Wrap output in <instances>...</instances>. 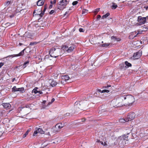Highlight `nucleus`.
I'll return each instance as SVG.
<instances>
[{"label": "nucleus", "instance_id": "4c0bfd02", "mask_svg": "<svg viewBox=\"0 0 148 148\" xmlns=\"http://www.w3.org/2000/svg\"><path fill=\"white\" fill-rule=\"evenodd\" d=\"M78 3V2L77 1H74L72 3V4L73 5H76Z\"/></svg>", "mask_w": 148, "mask_h": 148}, {"label": "nucleus", "instance_id": "b1692460", "mask_svg": "<svg viewBox=\"0 0 148 148\" xmlns=\"http://www.w3.org/2000/svg\"><path fill=\"white\" fill-rule=\"evenodd\" d=\"M117 5L115 3H113L112 6V8L113 9H115L117 7Z\"/></svg>", "mask_w": 148, "mask_h": 148}, {"label": "nucleus", "instance_id": "393cba45", "mask_svg": "<svg viewBox=\"0 0 148 148\" xmlns=\"http://www.w3.org/2000/svg\"><path fill=\"white\" fill-rule=\"evenodd\" d=\"M126 119V117L125 118V119H120L119 120V121L120 122L122 123H124L126 122H127Z\"/></svg>", "mask_w": 148, "mask_h": 148}, {"label": "nucleus", "instance_id": "8fccbe9b", "mask_svg": "<svg viewBox=\"0 0 148 148\" xmlns=\"http://www.w3.org/2000/svg\"><path fill=\"white\" fill-rule=\"evenodd\" d=\"M70 114L69 113H66L65 114V116H69Z\"/></svg>", "mask_w": 148, "mask_h": 148}, {"label": "nucleus", "instance_id": "f3484780", "mask_svg": "<svg viewBox=\"0 0 148 148\" xmlns=\"http://www.w3.org/2000/svg\"><path fill=\"white\" fill-rule=\"evenodd\" d=\"M64 126L63 124L62 123H58L55 126V128L56 129L58 128L59 129L62 128Z\"/></svg>", "mask_w": 148, "mask_h": 148}, {"label": "nucleus", "instance_id": "13d9d810", "mask_svg": "<svg viewBox=\"0 0 148 148\" xmlns=\"http://www.w3.org/2000/svg\"><path fill=\"white\" fill-rule=\"evenodd\" d=\"M15 80V78H13L12 79V82H13Z\"/></svg>", "mask_w": 148, "mask_h": 148}, {"label": "nucleus", "instance_id": "aec40b11", "mask_svg": "<svg viewBox=\"0 0 148 148\" xmlns=\"http://www.w3.org/2000/svg\"><path fill=\"white\" fill-rule=\"evenodd\" d=\"M38 132L41 134H44L45 133L44 131L41 128H39L37 129Z\"/></svg>", "mask_w": 148, "mask_h": 148}, {"label": "nucleus", "instance_id": "7ed1b4c3", "mask_svg": "<svg viewBox=\"0 0 148 148\" xmlns=\"http://www.w3.org/2000/svg\"><path fill=\"white\" fill-rule=\"evenodd\" d=\"M69 0H62L59 3L58 8L60 10H62L65 8L66 5L69 3Z\"/></svg>", "mask_w": 148, "mask_h": 148}, {"label": "nucleus", "instance_id": "f03ea898", "mask_svg": "<svg viewBox=\"0 0 148 148\" xmlns=\"http://www.w3.org/2000/svg\"><path fill=\"white\" fill-rule=\"evenodd\" d=\"M49 54L51 57L56 58L60 55V50L58 49H56L55 48L53 47L50 50Z\"/></svg>", "mask_w": 148, "mask_h": 148}, {"label": "nucleus", "instance_id": "864d4df0", "mask_svg": "<svg viewBox=\"0 0 148 148\" xmlns=\"http://www.w3.org/2000/svg\"><path fill=\"white\" fill-rule=\"evenodd\" d=\"M97 92H96V93H95L94 94V95L95 96V97H97Z\"/></svg>", "mask_w": 148, "mask_h": 148}, {"label": "nucleus", "instance_id": "e2e57ef3", "mask_svg": "<svg viewBox=\"0 0 148 148\" xmlns=\"http://www.w3.org/2000/svg\"><path fill=\"white\" fill-rule=\"evenodd\" d=\"M2 134V133L1 132H0V136H1Z\"/></svg>", "mask_w": 148, "mask_h": 148}, {"label": "nucleus", "instance_id": "c9c22d12", "mask_svg": "<svg viewBox=\"0 0 148 148\" xmlns=\"http://www.w3.org/2000/svg\"><path fill=\"white\" fill-rule=\"evenodd\" d=\"M25 107H21L19 108L18 109V110L19 112H20L21 111L22 109H23Z\"/></svg>", "mask_w": 148, "mask_h": 148}, {"label": "nucleus", "instance_id": "6e6552de", "mask_svg": "<svg viewBox=\"0 0 148 148\" xmlns=\"http://www.w3.org/2000/svg\"><path fill=\"white\" fill-rule=\"evenodd\" d=\"M25 50V49H24L22 51L20 52L18 54H14L10 56L12 57H14L18 56H23L24 53V51Z\"/></svg>", "mask_w": 148, "mask_h": 148}, {"label": "nucleus", "instance_id": "f257e3e1", "mask_svg": "<svg viewBox=\"0 0 148 148\" xmlns=\"http://www.w3.org/2000/svg\"><path fill=\"white\" fill-rule=\"evenodd\" d=\"M125 100V104L128 105L132 104L135 101L134 97L131 95H126L124 94L121 95L119 97L118 101Z\"/></svg>", "mask_w": 148, "mask_h": 148}, {"label": "nucleus", "instance_id": "0eeeda50", "mask_svg": "<svg viewBox=\"0 0 148 148\" xmlns=\"http://www.w3.org/2000/svg\"><path fill=\"white\" fill-rule=\"evenodd\" d=\"M142 54V51L141 50H139L138 52L134 53L133 55V57L135 59H138L139 58Z\"/></svg>", "mask_w": 148, "mask_h": 148}, {"label": "nucleus", "instance_id": "09e8293b", "mask_svg": "<svg viewBox=\"0 0 148 148\" xmlns=\"http://www.w3.org/2000/svg\"><path fill=\"white\" fill-rule=\"evenodd\" d=\"M111 86L110 85H108L107 86H104V88H108L109 87H110Z\"/></svg>", "mask_w": 148, "mask_h": 148}, {"label": "nucleus", "instance_id": "a18cd8bd", "mask_svg": "<svg viewBox=\"0 0 148 148\" xmlns=\"http://www.w3.org/2000/svg\"><path fill=\"white\" fill-rule=\"evenodd\" d=\"M99 9H100L99 8H97V9H96L95 11V12L97 13V12H98L99 11Z\"/></svg>", "mask_w": 148, "mask_h": 148}, {"label": "nucleus", "instance_id": "473e14b6", "mask_svg": "<svg viewBox=\"0 0 148 148\" xmlns=\"http://www.w3.org/2000/svg\"><path fill=\"white\" fill-rule=\"evenodd\" d=\"M110 45L109 43H105L104 44H103L101 45V46L102 47H106Z\"/></svg>", "mask_w": 148, "mask_h": 148}, {"label": "nucleus", "instance_id": "a211bd4d", "mask_svg": "<svg viewBox=\"0 0 148 148\" xmlns=\"http://www.w3.org/2000/svg\"><path fill=\"white\" fill-rule=\"evenodd\" d=\"M74 47L73 46H72L68 49L67 50V51L68 53H70L74 49Z\"/></svg>", "mask_w": 148, "mask_h": 148}, {"label": "nucleus", "instance_id": "9b49d317", "mask_svg": "<svg viewBox=\"0 0 148 148\" xmlns=\"http://www.w3.org/2000/svg\"><path fill=\"white\" fill-rule=\"evenodd\" d=\"M4 108L7 109H9L11 107V105L9 103H3L2 104Z\"/></svg>", "mask_w": 148, "mask_h": 148}, {"label": "nucleus", "instance_id": "dca6fc26", "mask_svg": "<svg viewBox=\"0 0 148 148\" xmlns=\"http://www.w3.org/2000/svg\"><path fill=\"white\" fill-rule=\"evenodd\" d=\"M61 78L62 80L66 82L69 79V77L68 75H65L62 76Z\"/></svg>", "mask_w": 148, "mask_h": 148}, {"label": "nucleus", "instance_id": "a878e982", "mask_svg": "<svg viewBox=\"0 0 148 148\" xmlns=\"http://www.w3.org/2000/svg\"><path fill=\"white\" fill-rule=\"evenodd\" d=\"M58 131V130L55 127L54 128H52L51 129V131L54 133H56Z\"/></svg>", "mask_w": 148, "mask_h": 148}, {"label": "nucleus", "instance_id": "c03bdc74", "mask_svg": "<svg viewBox=\"0 0 148 148\" xmlns=\"http://www.w3.org/2000/svg\"><path fill=\"white\" fill-rule=\"evenodd\" d=\"M97 19L98 20H99L101 17V15H99L97 16Z\"/></svg>", "mask_w": 148, "mask_h": 148}, {"label": "nucleus", "instance_id": "79ce46f5", "mask_svg": "<svg viewBox=\"0 0 148 148\" xmlns=\"http://www.w3.org/2000/svg\"><path fill=\"white\" fill-rule=\"evenodd\" d=\"M4 63L3 62H0V68H1L2 66H3L4 65Z\"/></svg>", "mask_w": 148, "mask_h": 148}, {"label": "nucleus", "instance_id": "412c9836", "mask_svg": "<svg viewBox=\"0 0 148 148\" xmlns=\"http://www.w3.org/2000/svg\"><path fill=\"white\" fill-rule=\"evenodd\" d=\"M11 4L12 3L10 1H7L6 3H4V5L5 6V8L7 7Z\"/></svg>", "mask_w": 148, "mask_h": 148}, {"label": "nucleus", "instance_id": "49530a36", "mask_svg": "<svg viewBox=\"0 0 148 148\" xmlns=\"http://www.w3.org/2000/svg\"><path fill=\"white\" fill-rule=\"evenodd\" d=\"M35 42H31L30 43L29 45L30 46L32 45L35 44Z\"/></svg>", "mask_w": 148, "mask_h": 148}, {"label": "nucleus", "instance_id": "2eb2a0df", "mask_svg": "<svg viewBox=\"0 0 148 148\" xmlns=\"http://www.w3.org/2000/svg\"><path fill=\"white\" fill-rule=\"evenodd\" d=\"M111 39L114 41H119L121 40L120 38L113 36L111 37Z\"/></svg>", "mask_w": 148, "mask_h": 148}, {"label": "nucleus", "instance_id": "2f4dec72", "mask_svg": "<svg viewBox=\"0 0 148 148\" xmlns=\"http://www.w3.org/2000/svg\"><path fill=\"white\" fill-rule=\"evenodd\" d=\"M54 101H55V99L53 98H52L51 99V102H49L46 106H49Z\"/></svg>", "mask_w": 148, "mask_h": 148}, {"label": "nucleus", "instance_id": "0e129e2a", "mask_svg": "<svg viewBox=\"0 0 148 148\" xmlns=\"http://www.w3.org/2000/svg\"><path fill=\"white\" fill-rule=\"evenodd\" d=\"M101 144L102 145H103V142H101Z\"/></svg>", "mask_w": 148, "mask_h": 148}, {"label": "nucleus", "instance_id": "20e7f679", "mask_svg": "<svg viewBox=\"0 0 148 148\" xmlns=\"http://www.w3.org/2000/svg\"><path fill=\"white\" fill-rule=\"evenodd\" d=\"M134 113L132 112L129 113L126 116L127 121H131L134 119L135 118Z\"/></svg>", "mask_w": 148, "mask_h": 148}, {"label": "nucleus", "instance_id": "338daca9", "mask_svg": "<svg viewBox=\"0 0 148 148\" xmlns=\"http://www.w3.org/2000/svg\"><path fill=\"white\" fill-rule=\"evenodd\" d=\"M46 146V145H44V146H45V147Z\"/></svg>", "mask_w": 148, "mask_h": 148}, {"label": "nucleus", "instance_id": "72a5a7b5", "mask_svg": "<svg viewBox=\"0 0 148 148\" xmlns=\"http://www.w3.org/2000/svg\"><path fill=\"white\" fill-rule=\"evenodd\" d=\"M29 131H30L29 130H27V131L25 132V133L24 134H23V138L25 137L27 135V134H28V133H29Z\"/></svg>", "mask_w": 148, "mask_h": 148}, {"label": "nucleus", "instance_id": "de8ad7c7", "mask_svg": "<svg viewBox=\"0 0 148 148\" xmlns=\"http://www.w3.org/2000/svg\"><path fill=\"white\" fill-rule=\"evenodd\" d=\"M97 91L99 92H99L101 93V92L102 90H101L100 89H97Z\"/></svg>", "mask_w": 148, "mask_h": 148}, {"label": "nucleus", "instance_id": "ea45409f", "mask_svg": "<svg viewBox=\"0 0 148 148\" xmlns=\"http://www.w3.org/2000/svg\"><path fill=\"white\" fill-rule=\"evenodd\" d=\"M79 31L80 32H84V30L82 28H80L79 29Z\"/></svg>", "mask_w": 148, "mask_h": 148}, {"label": "nucleus", "instance_id": "423d86ee", "mask_svg": "<svg viewBox=\"0 0 148 148\" xmlns=\"http://www.w3.org/2000/svg\"><path fill=\"white\" fill-rule=\"evenodd\" d=\"M47 8V5H45L44 6V9H43L42 12V9H40V12H41V13H38L35 14V13L36 12V11L37 10H34V13H33V14H35V15H39L41 17L43 16L45 12V11Z\"/></svg>", "mask_w": 148, "mask_h": 148}, {"label": "nucleus", "instance_id": "39448f33", "mask_svg": "<svg viewBox=\"0 0 148 148\" xmlns=\"http://www.w3.org/2000/svg\"><path fill=\"white\" fill-rule=\"evenodd\" d=\"M146 18L142 17L141 16H139L138 17L137 21L139 23L140 25L144 24L146 21Z\"/></svg>", "mask_w": 148, "mask_h": 148}, {"label": "nucleus", "instance_id": "6e6d98bb", "mask_svg": "<svg viewBox=\"0 0 148 148\" xmlns=\"http://www.w3.org/2000/svg\"><path fill=\"white\" fill-rule=\"evenodd\" d=\"M85 120V119H82V122H84Z\"/></svg>", "mask_w": 148, "mask_h": 148}, {"label": "nucleus", "instance_id": "9d476101", "mask_svg": "<svg viewBox=\"0 0 148 148\" xmlns=\"http://www.w3.org/2000/svg\"><path fill=\"white\" fill-rule=\"evenodd\" d=\"M123 143V141L121 138V136L118 137L117 140V142H115V144L116 145L121 144Z\"/></svg>", "mask_w": 148, "mask_h": 148}, {"label": "nucleus", "instance_id": "bb28decb", "mask_svg": "<svg viewBox=\"0 0 148 148\" xmlns=\"http://www.w3.org/2000/svg\"><path fill=\"white\" fill-rule=\"evenodd\" d=\"M125 63L126 66H127V67L131 66L132 65L130 63H129L127 61H125Z\"/></svg>", "mask_w": 148, "mask_h": 148}, {"label": "nucleus", "instance_id": "cd10ccee", "mask_svg": "<svg viewBox=\"0 0 148 148\" xmlns=\"http://www.w3.org/2000/svg\"><path fill=\"white\" fill-rule=\"evenodd\" d=\"M18 91L21 92L22 93L24 92L25 91L24 88L23 87L19 88Z\"/></svg>", "mask_w": 148, "mask_h": 148}, {"label": "nucleus", "instance_id": "1a4fd4ad", "mask_svg": "<svg viewBox=\"0 0 148 148\" xmlns=\"http://www.w3.org/2000/svg\"><path fill=\"white\" fill-rule=\"evenodd\" d=\"M118 99L119 97L117 99V104L116 105V107H120L124 105L125 104L123 103L122 101H123L121 100L118 101Z\"/></svg>", "mask_w": 148, "mask_h": 148}, {"label": "nucleus", "instance_id": "4468645a", "mask_svg": "<svg viewBox=\"0 0 148 148\" xmlns=\"http://www.w3.org/2000/svg\"><path fill=\"white\" fill-rule=\"evenodd\" d=\"M38 89V88L36 87L34 88L33 90L32 91L33 92H34L35 94H36L37 93H39L40 94H42V91L40 90H37Z\"/></svg>", "mask_w": 148, "mask_h": 148}, {"label": "nucleus", "instance_id": "7c9ffc66", "mask_svg": "<svg viewBox=\"0 0 148 148\" xmlns=\"http://www.w3.org/2000/svg\"><path fill=\"white\" fill-rule=\"evenodd\" d=\"M141 32H138V33H136V32H133L132 34H135V35L134 36H133V37L134 38V37H136V36L137 35H138V34H141Z\"/></svg>", "mask_w": 148, "mask_h": 148}, {"label": "nucleus", "instance_id": "052dcab7", "mask_svg": "<svg viewBox=\"0 0 148 148\" xmlns=\"http://www.w3.org/2000/svg\"><path fill=\"white\" fill-rule=\"evenodd\" d=\"M23 44L22 43H19V45H20V46H21Z\"/></svg>", "mask_w": 148, "mask_h": 148}, {"label": "nucleus", "instance_id": "58836bf2", "mask_svg": "<svg viewBox=\"0 0 148 148\" xmlns=\"http://www.w3.org/2000/svg\"><path fill=\"white\" fill-rule=\"evenodd\" d=\"M55 12V11L54 10H51L49 12V14H52Z\"/></svg>", "mask_w": 148, "mask_h": 148}, {"label": "nucleus", "instance_id": "f704fd0d", "mask_svg": "<svg viewBox=\"0 0 148 148\" xmlns=\"http://www.w3.org/2000/svg\"><path fill=\"white\" fill-rule=\"evenodd\" d=\"M109 92V90H108L105 89L102 90L101 92V93H104V92Z\"/></svg>", "mask_w": 148, "mask_h": 148}, {"label": "nucleus", "instance_id": "3c124183", "mask_svg": "<svg viewBox=\"0 0 148 148\" xmlns=\"http://www.w3.org/2000/svg\"><path fill=\"white\" fill-rule=\"evenodd\" d=\"M24 107L25 108V107L26 108H30V106L29 105H26Z\"/></svg>", "mask_w": 148, "mask_h": 148}, {"label": "nucleus", "instance_id": "5701e85b", "mask_svg": "<svg viewBox=\"0 0 148 148\" xmlns=\"http://www.w3.org/2000/svg\"><path fill=\"white\" fill-rule=\"evenodd\" d=\"M29 61H27L25 62L23 64V68H25L27 66V65L29 64Z\"/></svg>", "mask_w": 148, "mask_h": 148}, {"label": "nucleus", "instance_id": "ddd939ff", "mask_svg": "<svg viewBox=\"0 0 148 148\" xmlns=\"http://www.w3.org/2000/svg\"><path fill=\"white\" fill-rule=\"evenodd\" d=\"M45 0H39L37 2V5L38 6H41L43 5Z\"/></svg>", "mask_w": 148, "mask_h": 148}, {"label": "nucleus", "instance_id": "4be33fe9", "mask_svg": "<svg viewBox=\"0 0 148 148\" xmlns=\"http://www.w3.org/2000/svg\"><path fill=\"white\" fill-rule=\"evenodd\" d=\"M19 88H17L16 86H14L12 88V90L13 92H15L16 91H18Z\"/></svg>", "mask_w": 148, "mask_h": 148}, {"label": "nucleus", "instance_id": "5fc2aeb1", "mask_svg": "<svg viewBox=\"0 0 148 148\" xmlns=\"http://www.w3.org/2000/svg\"><path fill=\"white\" fill-rule=\"evenodd\" d=\"M69 13V11H67L66 12L65 14H64V15H66L67 14H68Z\"/></svg>", "mask_w": 148, "mask_h": 148}, {"label": "nucleus", "instance_id": "6ab92c4d", "mask_svg": "<svg viewBox=\"0 0 148 148\" xmlns=\"http://www.w3.org/2000/svg\"><path fill=\"white\" fill-rule=\"evenodd\" d=\"M121 138L123 140V141L125 140H127V139L128 137V134L127 135H124L123 136H120Z\"/></svg>", "mask_w": 148, "mask_h": 148}, {"label": "nucleus", "instance_id": "603ef678", "mask_svg": "<svg viewBox=\"0 0 148 148\" xmlns=\"http://www.w3.org/2000/svg\"><path fill=\"white\" fill-rule=\"evenodd\" d=\"M144 8L145 9H147L148 8V6L147 5L145 6L144 7Z\"/></svg>", "mask_w": 148, "mask_h": 148}, {"label": "nucleus", "instance_id": "774afa93", "mask_svg": "<svg viewBox=\"0 0 148 148\" xmlns=\"http://www.w3.org/2000/svg\"><path fill=\"white\" fill-rule=\"evenodd\" d=\"M147 148H148V147H147Z\"/></svg>", "mask_w": 148, "mask_h": 148}, {"label": "nucleus", "instance_id": "e433bc0d", "mask_svg": "<svg viewBox=\"0 0 148 148\" xmlns=\"http://www.w3.org/2000/svg\"><path fill=\"white\" fill-rule=\"evenodd\" d=\"M38 133V132L37 131V130H36V131H35L34 132V134H33V136H36V134Z\"/></svg>", "mask_w": 148, "mask_h": 148}, {"label": "nucleus", "instance_id": "69168bd1", "mask_svg": "<svg viewBox=\"0 0 148 148\" xmlns=\"http://www.w3.org/2000/svg\"><path fill=\"white\" fill-rule=\"evenodd\" d=\"M61 84H63V83H62V82H61Z\"/></svg>", "mask_w": 148, "mask_h": 148}, {"label": "nucleus", "instance_id": "f8f14e48", "mask_svg": "<svg viewBox=\"0 0 148 148\" xmlns=\"http://www.w3.org/2000/svg\"><path fill=\"white\" fill-rule=\"evenodd\" d=\"M50 84L52 87H54L56 85H58V86H61L60 84H59V83H57V82L55 81L54 80H52L51 82L50 83Z\"/></svg>", "mask_w": 148, "mask_h": 148}, {"label": "nucleus", "instance_id": "c85d7f7f", "mask_svg": "<svg viewBox=\"0 0 148 148\" xmlns=\"http://www.w3.org/2000/svg\"><path fill=\"white\" fill-rule=\"evenodd\" d=\"M109 15H110V13L108 12L106 14L102 16V18L103 19H104V18H106Z\"/></svg>", "mask_w": 148, "mask_h": 148}, {"label": "nucleus", "instance_id": "bf43d9fd", "mask_svg": "<svg viewBox=\"0 0 148 148\" xmlns=\"http://www.w3.org/2000/svg\"><path fill=\"white\" fill-rule=\"evenodd\" d=\"M47 134L48 135H50L49 132H48L47 133Z\"/></svg>", "mask_w": 148, "mask_h": 148}, {"label": "nucleus", "instance_id": "a19ab883", "mask_svg": "<svg viewBox=\"0 0 148 148\" xmlns=\"http://www.w3.org/2000/svg\"><path fill=\"white\" fill-rule=\"evenodd\" d=\"M51 4L50 5L49 8L50 9L52 7L53 2L52 1H51Z\"/></svg>", "mask_w": 148, "mask_h": 148}, {"label": "nucleus", "instance_id": "680f3d73", "mask_svg": "<svg viewBox=\"0 0 148 148\" xmlns=\"http://www.w3.org/2000/svg\"><path fill=\"white\" fill-rule=\"evenodd\" d=\"M68 48V47H65V49H66Z\"/></svg>", "mask_w": 148, "mask_h": 148}, {"label": "nucleus", "instance_id": "4d7b16f0", "mask_svg": "<svg viewBox=\"0 0 148 148\" xmlns=\"http://www.w3.org/2000/svg\"><path fill=\"white\" fill-rule=\"evenodd\" d=\"M56 0H54L53 1V3L54 4L56 3Z\"/></svg>", "mask_w": 148, "mask_h": 148}, {"label": "nucleus", "instance_id": "37998d69", "mask_svg": "<svg viewBox=\"0 0 148 148\" xmlns=\"http://www.w3.org/2000/svg\"><path fill=\"white\" fill-rule=\"evenodd\" d=\"M46 101L45 100H44L42 102V105L43 106V107H45V106L44 105V104H45V103H46Z\"/></svg>", "mask_w": 148, "mask_h": 148}, {"label": "nucleus", "instance_id": "c756f323", "mask_svg": "<svg viewBox=\"0 0 148 148\" xmlns=\"http://www.w3.org/2000/svg\"><path fill=\"white\" fill-rule=\"evenodd\" d=\"M88 10H87L84 9L82 10V14L84 15L86 14L88 12Z\"/></svg>", "mask_w": 148, "mask_h": 148}]
</instances>
